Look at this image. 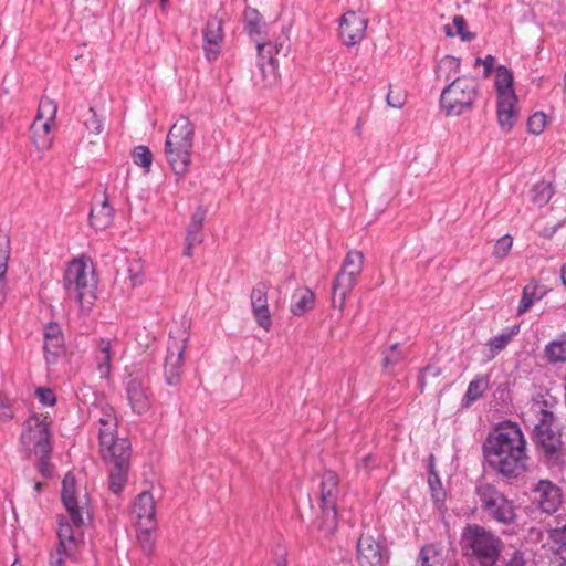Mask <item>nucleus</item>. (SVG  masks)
<instances>
[{
    "label": "nucleus",
    "instance_id": "46",
    "mask_svg": "<svg viewBox=\"0 0 566 566\" xmlns=\"http://www.w3.org/2000/svg\"><path fill=\"white\" fill-rule=\"evenodd\" d=\"M77 552L67 548L56 546L54 551L50 553L49 566H64L67 559H74Z\"/></svg>",
    "mask_w": 566,
    "mask_h": 566
},
{
    "label": "nucleus",
    "instance_id": "36",
    "mask_svg": "<svg viewBox=\"0 0 566 566\" xmlns=\"http://www.w3.org/2000/svg\"><path fill=\"white\" fill-rule=\"evenodd\" d=\"M488 385L489 379L486 377H476L471 380L462 399V406L470 407L474 401L481 398Z\"/></svg>",
    "mask_w": 566,
    "mask_h": 566
},
{
    "label": "nucleus",
    "instance_id": "8",
    "mask_svg": "<svg viewBox=\"0 0 566 566\" xmlns=\"http://www.w3.org/2000/svg\"><path fill=\"white\" fill-rule=\"evenodd\" d=\"M494 87L496 92L497 122L502 129L509 132L514 126L517 115V96L513 87V74L505 65L494 69Z\"/></svg>",
    "mask_w": 566,
    "mask_h": 566
},
{
    "label": "nucleus",
    "instance_id": "29",
    "mask_svg": "<svg viewBox=\"0 0 566 566\" xmlns=\"http://www.w3.org/2000/svg\"><path fill=\"white\" fill-rule=\"evenodd\" d=\"M98 412H99V416L97 419V421L99 423L98 439L105 440V439H108L109 436L117 433V426H118L117 418H116L114 409L108 406L101 407Z\"/></svg>",
    "mask_w": 566,
    "mask_h": 566
},
{
    "label": "nucleus",
    "instance_id": "5",
    "mask_svg": "<svg viewBox=\"0 0 566 566\" xmlns=\"http://www.w3.org/2000/svg\"><path fill=\"white\" fill-rule=\"evenodd\" d=\"M195 126L181 116L170 127L165 142V156L172 171L184 176L191 163Z\"/></svg>",
    "mask_w": 566,
    "mask_h": 566
},
{
    "label": "nucleus",
    "instance_id": "35",
    "mask_svg": "<svg viewBox=\"0 0 566 566\" xmlns=\"http://www.w3.org/2000/svg\"><path fill=\"white\" fill-rule=\"evenodd\" d=\"M460 71V59L446 55L437 65L436 76L437 78H443L444 81L451 80Z\"/></svg>",
    "mask_w": 566,
    "mask_h": 566
},
{
    "label": "nucleus",
    "instance_id": "45",
    "mask_svg": "<svg viewBox=\"0 0 566 566\" xmlns=\"http://www.w3.org/2000/svg\"><path fill=\"white\" fill-rule=\"evenodd\" d=\"M56 105L53 101L42 98L39 104L38 113L34 120H43L52 123L56 115Z\"/></svg>",
    "mask_w": 566,
    "mask_h": 566
},
{
    "label": "nucleus",
    "instance_id": "43",
    "mask_svg": "<svg viewBox=\"0 0 566 566\" xmlns=\"http://www.w3.org/2000/svg\"><path fill=\"white\" fill-rule=\"evenodd\" d=\"M132 157L135 165L146 169V171L150 170L153 164V154L147 146H136L133 150Z\"/></svg>",
    "mask_w": 566,
    "mask_h": 566
},
{
    "label": "nucleus",
    "instance_id": "58",
    "mask_svg": "<svg viewBox=\"0 0 566 566\" xmlns=\"http://www.w3.org/2000/svg\"><path fill=\"white\" fill-rule=\"evenodd\" d=\"M282 49H283V43H275V44L271 43V50H272L274 56L276 54H279Z\"/></svg>",
    "mask_w": 566,
    "mask_h": 566
},
{
    "label": "nucleus",
    "instance_id": "41",
    "mask_svg": "<svg viewBox=\"0 0 566 566\" xmlns=\"http://www.w3.org/2000/svg\"><path fill=\"white\" fill-rule=\"evenodd\" d=\"M416 566H442L440 554L434 545H426L420 549Z\"/></svg>",
    "mask_w": 566,
    "mask_h": 566
},
{
    "label": "nucleus",
    "instance_id": "1",
    "mask_svg": "<svg viewBox=\"0 0 566 566\" xmlns=\"http://www.w3.org/2000/svg\"><path fill=\"white\" fill-rule=\"evenodd\" d=\"M483 465L502 478H516L526 470V441L517 423L504 421L494 426L483 444Z\"/></svg>",
    "mask_w": 566,
    "mask_h": 566
},
{
    "label": "nucleus",
    "instance_id": "3",
    "mask_svg": "<svg viewBox=\"0 0 566 566\" xmlns=\"http://www.w3.org/2000/svg\"><path fill=\"white\" fill-rule=\"evenodd\" d=\"M61 500L71 517L72 524L64 516L59 517L57 546L77 552L81 534L77 535L75 533L73 525L80 528L91 522L90 497L86 492H77L74 476L66 474L62 482Z\"/></svg>",
    "mask_w": 566,
    "mask_h": 566
},
{
    "label": "nucleus",
    "instance_id": "44",
    "mask_svg": "<svg viewBox=\"0 0 566 566\" xmlns=\"http://www.w3.org/2000/svg\"><path fill=\"white\" fill-rule=\"evenodd\" d=\"M83 123L85 128L95 135H99L104 129L103 119L97 115L93 107H90L83 115Z\"/></svg>",
    "mask_w": 566,
    "mask_h": 566
},
{
    "label": "nucleus",
    "instance_id": "61",
    "mask_svg": "<svg viewBox=\"0 0 566 566\" xmlns=\"http://www.w3.org/2000/svg\"><path fill=\"white\" fill-rule=\"evenodd\" d=\"M1 417L3 419H12L13 418V413L11 412L10 407L8 409H4Z\"/></svg>",
    "mask_w": 566,
    "mask_h": 566
},
{
    "label": "nucleus",
    "instance_id": "51",
    "mask_svg": "<svg viewBox=\"0 0 566 566\" xmlns=\"http://www.w3.org/2000/svg\"><path fill=\"white\" fill-rule=\"evenodd\" d=\"M549 122L548 116L544 112L533 113V135H539L544 132Z\"/></svg>",
    "mask_w": 566,
    "mask_h": 566
},
{
    "label": "nucleus",
    "instance_id": "60",
    "mask_svg": "<svg viewBox=\"0 0 566 566\" xmlns=\"http://www.w3.org/2000/svg\"><path fill=\"white\" fill-rule=\"evenodd\" d=\"M560 279L564 286L566 287V263L560 269Z\"/></svg>",
    "mask_w": 566,
    "mask_h": 566
},
{
    "label": "nucleus",
    "instance_id": "54",
    "mask_svg": "<svg viewBox=\"0 0 566 566\" xmlns=\"http://www.w3.org/2000/svg\"><path fill=\"white\" fill-rule=\"evenodd\" d=\"M531 307V294L528 293V286H524L523 295L518 306V314L526 312Z\"/></svg>",
    "mask_w": 566,
    "mask_h": 566
},
{
    "label": "nucleus",
    "instance_id": "42",
    "mask_svg": "<svg viewBox=\"0 0 566 566\" xmlns=\"http://www.w3.org/2000/svg\"><path fill=\"white\" fill-rule=\"evenodd\" d=\"M545 354L549 361H566V338L551 342L545 348Z\"/></svg>",
    "mask_w": 566,
    "mask_h": 566
},
{
    "label": "nucleus",
    "instance_id": "59",
    "mask_svg": "<svg viewBox=\"0 0 566 566\" xmlns=\"http://www.w3.org/2000/svg\"><path fill=\"white\" fill-rule=\"evenodd\" d=\"M361 126H363L361 119L358 118V120H357V123H356V125L354 127V132L358 136H360V134H361Z\"/></svg>",
    "mask_w": 566,
    "mask_h": 566
},
{
    "label": "nucleus",
    "instance_id": "50",
    "mask_svg": "<svg viewBox=\"0 0 566 566\" xmlns=\"http://www.w3.org/2000/svg\"><path fill=\"white\" fill-rule=\"evenodd\" d=\"M10 255L9 241L0 242V281H4L8 271V260Z\"/></svg>",
    "mask_w": 566,
    "mask_h": 566
},
{
    "label": "nucleus",
    "instance_id": "21",
    "mask_svg": "<svg viewBox=\"0 0 566 566\" xmlns=\"http://www.w3.org/2000/svg\"><path fill=\"white\" fill-rule=\"evenodd\" d=\"M270 285L266 282H259L251 292L250 301L253 316L258 325L265 331H269L272 321L268 305V292Z\"/></svg>",
    "mask_w": 566,
    "mask_h": 566
},
{
    "label": "nucleus",
    "instance_id": "37",
    "mask_svg": "<svg viewBox=\"0 0 566 566\" xmlns=\"http://www.w3.org/2000/svg\"><path fill=\"white\" fill-rule=\"evenodd\" d=\"M475 492L481 501L482 509L488 504L494 502L495 499L500 500L502 497H505L500 491H497V489L493 484L484 480H479L476 482Z\"/></svg>",
    "mask_w": 566,
    "mask_h": 566
},
{
    "label": "nucleus",
    "instance_id": "6",
    "mask_svg": "<svg viewBox=\"0 0 566 566\" xmlns=\"http://www.w3.org/2000/svg\"><path fill=\"white\" fill-rule=\"evenodd\" d=\"M63 285L70 300L77 302L84 311L91 310L97 290L93 269L82 260L71 261L64 273Z\"/></svg>",
    "mask_w": 566,
    "mask_h": 566
},
{
    "label": "nucleus",
    "instance_id": "39",
    "mask_svg": "<svg viewBox=\"0 0 566 566\" xmlns=\"http://www.w3.org/2000/svg\"><path fill=\"white\" fill-rule=\"evenodd\" d=\"M452 23L453 27L455 28V31H453L449 24L444 25V33L447 36L452 38L459 35L461 40L465 42H470L473 39H475V33L465 30L467 21L462 15H454L452 19Z\"/></svg>",
    "mask_w": 566,
    "mask_h": 566
},
{
    "label": "nucleus",
    "instance_id": "53",
    "mask_svg": "<svg viewBox=\"0 0 566 566\" xmlns=\"http://www.w3.org/2000/svg\"><path fill=\"white\" fill-rule=\"evenodd\" d=\"M526 560L524 558V553L516 549L512 554V556L505 562V566H525Z\"/></svg>",
    "mask_w": 566,
    "mask_h": 566
},
{
    "label": "nucleus",
    "instance_id": "13",
    "mask_svg": "<svg viewBox=\"0 0 566 566\" xmlns=\"http://www.w3.org/2000/svg\"><path fill=\"white\" fill-rule=\"evenodd\" d=\"M125 394L134 413L142 416L149 411L151 391L140 378L129 376L125 381Z\"/></svg>",
    "mask_w": 566,
    "mask_h": 566
},
{
    "label": "nucleus",
    "instance_id": "18",
    "mask_svg": "<svg viewBox=\"0 0 566 566\" xmlns=\"http://www.w3.org/2000/svg\"><path fill=\"white\" fill-rule=\"evenodd\" d=\"M536 503L537 509L542 513L553 514L562 504L560 489L547 480H541L533 488V504Z\"/></svg>",
    "mask_w": 566,
    "mask_h": 566
},
{
    "label": "nucleus",
    "instance_id": "55",
    "mask_svg": "<svg viewBox=\"0 0 566 566\" xmlns=\"http://www.w3.org/2000/svg\"><path fill=\"white\" fill-rule=\"evenodd\" d=\"M495 57L493 55H486L483 59L482 65L484 66V76L488 77L491 72L493 71V64H494Z\"/></svg>",
    "mask_w": 566,
    "mask_h": 566
},
{
    "label": "nucleus",
    "instance_id": "22",
    "mask_svg": "<svg viewBox=\"0 0 566 566\" xmlns=\"http://www.w3.org/2000/svg\"><path fill=\"white\" fill-rule=\"evenodd\" d=\"M208 210L203 206L197 207L190 218L187 228L185 249L182 255L187 258L192 256V249L203 242V223L207 218Z\"/></svg>",
    "mask_w": 566,
    "mask_h": 566
},
{
    "label": "nucleus",
    "instance_id": "10",
    "mask_svg": "<svg viewBox=\"0 0 566 566\" xmlns=\"http://www.w3.org/2000/svg\"><path fill=\"white\" fill-rule=\"evenodd\" d=\"M364 265V255L359 251H349L342 269L332 285V305L343 310L347 295L353 290Z\"/></svg>",
    "mask_w": 566,
    "mask_h": 566
},
{
    "label": "nucleus",
    "instance_id": "9",
    "mask_svg": "<svg viewBox=\"0 0 566 566\" xmlns=\"http://www.w3.org/2000/svg\"><path fill=\"white\" fill-rule=\"evenodd\" d=\"M339 495V480L336 472L326 470L319 482V510L317 526L325 536L334 534L337 528V500Z\"/></svg>",
    "mask_w": 566,
    "mask_h": 566
},
{
    "label": "nucleus",
    "instance_id": "40",
    "mask_svg": "<svg viewBox=\"0 0 566 566\" xmlns=\"http://www.w3.org/2000/svg\"><path fill=\"white\" fill-rule=\"evenodd\" d=\"M137 527V539L145 554L150 555L154 551L155 542L153 538V531L156 524L136 525Z\"/></svg>",
    "mask_w": 566,
    "mask_h": 566
},
{
    "label": "nucleus",
    "instance_id": "24",
    "mask_svg": "<svg viewBox=\"0 0 566 566\" xmlns=\"http://www.w3.org/2000/svg\"><path fill=\"white\" fill-rule=\"evenodd\" d=\"M90 224L96 230H105L114 221V209L109 205L106 192L103 193L102 200L97 201L90 211Z\"/></svg>",
    "mask_w": 566,
    "mask_h": 566
},
{
    "label": "nucleus",
    "instance_id": "52",
    "mask_svg": "<svg viewBox=\"0 0 566 566\" xmlns=\"http://www.w3.org/2000/svg\"><path fill=\"white\" fill-rule=\"evenodd\" d=\"M38 458V471L44 476V478H51L52 476V467L49 462V459L51 455H41L35 454Z\"/></svg>",
    "mask_w": 566,
    "mask_h": 566
},
{
    "label": "nucleus",
    "instance_id": "48",
    "mask_svg": "<svg viewBox=\"0 0 566 566\" xmlns=\"http://www.w3.org/2000/svg\"><path fill=\"white\" fill-rule=\"evenodd\" d=\"M35 397L39 402L44 407H53L56 403V396L51 388L38 387L35 389Z\"/></svg>",
    "mask_w": 566,
    "mask_h": 566
},
{
    "label": "nucleus",
    "instance_id": "27",
    "mask_svg": "<svg viewBox=\"0 0 566 566\" xmlns=\"http://www.w3.org/2000/svg\"><path fill=\"white\" fill-rule=\"evenodd\" d=\"M112 340L108 338H99L96 344L95 364L101 378H107L111 373V360L113 356Z\"/></svg>",
    "mask_w": 566,
    "mask_h": 566
},
{
    "label": "nucleus",
    "instance_id": "64",
    "mask_svg": "<svg viewBox=\"0 0 566 566\" xmlns=\"http://www.w3.org/2000/svg\"><path fill=\"white\" fill-rule=\"evenodd\" d=\"M276 566H287L286 564V560L285 559H281L276 563Z\"/></svg>",
    "mask_w": 566,
    "mask_h": 566
},
{
    "label": "nucleus",
    "instance_id": "23",
    "mask_svg": "<svg viewBox=\"0 0 566 566\" xmlns=\"http://www.w3.org/2000/svg\"><path fill=\"white\" fill-rule=\"evenodd\" d=\"M132 514L136 520V525L157 524L155 500L150 492L144 491L137 495Z\"/></svg>",
    "mask_w": 566,
    "mask_h": 566
},
{
    "label": "nucleus",
    "instance_id": "30",
    "mask_svg": "<svg viewBox=\"0 0 566 566\" xmlns=\"http://www.w3.org/2000/svg\"><path fill=\"white\" fill-rule=\"evenodd\" d=\"M51 124L43 120H33L31 125V134L34 146L38 150L49 149L52 145L53 138L51 136Z\"/></svg>",
    "mask_w": 566,
    "mask_h": 566
},
{
    "label": "nucleus",
    "instance_id": "26",
    "mask_svg": "<svg viewBox=\"0 0 566 566\" xmlns=\"http://www.w3.org/2000/svg\"><path fill=\"white\" fill-rule=\"evenodd\" d=\"M483 511L494 521L509 524L514 520V509L512 503L506 499H495L494 502L483 507Z\"/></svg>",
    "mask_w": 566,
    "mask_h": 566
},
{
    "label": "nucleus",
    "instance_id": "47",
    "mask_svg": "<svg viewBox=\"0 0 566 566\" xmlns=\"http://www.w3.org/2000/svg\"><path fill=\"white\" fill-rule=\"evenodd\" d=\"M406 99L407 96L402 90H395L390 86L386 96L388 106L392 108H401L406 104Z\"/></svg>",
    "mask_w": 566,
    "mask_h": 566
},
{
    "label": "nucleus",
    "instance_id": "20",
    "mask_svg": "<svg viewBox=\"0 0 566 566\" xmlns=\"http://www.w3.org/2000/svg\"><path fill=\"white\" fill-rule=\"evenodd\" d=\"M44 359L48 365H55L64 353V335L60 325L50 322L44 326Z\"/></svg>",
    "mask_w": 566,
    "mask_h": 566
},
{
    "label": "nucleus",
    "instance_id": "56",
    "mask_svg": "<svg viewBox=\"0 0 566 566\" xmlns=\"http://www.w3.org/2000/svg\"><path fill=\"white\" fill-rule=\"evenodd\" d=\"M560 226V222L559 221H555L554 224L551 227V230L548 232H545L543 233L545 237H552L555 231L557 230V228Z\"/></svg>",
    "mask_w": 566,
    "mask_h": 566
},
{
    "label": "nucleus",
    "instance_id": "15",
    "mask_svg": "<svg viewBox=\"0 0 566 566\" xmlns=\"http://www.w3.org/2000/svg\"><path fill=\"white\" fill-rule=\"evenodd\" d=\"M367 19L355 11H347L339 20V38L347 46L359 43L366 32Z\"/></svg>",
    "mask_w": 566,
    "mask_h": 566
},
{
    "label": "nucleus",
    "instance_id": "62",
    "mask_svg": "<svg viewBox=\"0 0 566 566\" xmlns=\"http://www.w3.org/2000/svg\"><path fill=\"white\" fill-rule=\"evenodd\" d=\"M532 296H533V300L534 298H541L543 296L542 293L537 294V291L535 287H533V293H532Z\"/></svg>",
    "mask_w": 566,
    "mask_h": 566
},
{
    "label": "nucleus",
    "instance_id": "4",
    "mask_svg": "<svg viewBox=\"0 0 566 566\" xmlns=\"http://www.w3.org/2000/svg\"><path fill=\"white\" fill-rule=\"evenodd\" d=\"M460 544L471 566H495L503 546L497 535L479 524H468L462 530Z\"/></svg>",
    "mask_w": 566,
    "mask_h": 566
},
{
    "label": "nucleus",
    "instance_id": "11",
    "mask_svg": "<svg viewBox=\"0 0 566 566\" xmlns=\"http://www.w3.org/2000/svg\"><path fill=\"white\" fill-rule=\"evenodd\" d=\"M25 430L21 434V443L30 448L32 446L34 454L51 455V432L46 418L38 415H31L25 420Z\"/></svg>",
    "mask_w": 566,
    "mask_h": 566
},
{
    "label": "nucleus",
    "instance_id": "49",
    "mask_svg": "<svg viewBox=\"0 0 566 566\" xmlns=\"http://www.w3.org/2000/svg\"><path fill=\"white\" fill-rule=\"evenodd\" d=\"M513 239L511 235L505 234L502 238H500L495 245H494V252L493 254L496 258L503 259L509 253L510 249L512 248Z\"/></svg>",
    "mask_w": 566,
    "mask_h": 566
},
{
    "label": "nucleus",
    "instance_id": "34",
    "mask_svg": "<svg viewBox=\"0 0 566 566\" xmlns=\"http://www.w3.org/2000/svg\"><path fill=\"white\" fill-rule=\"evenodd\" d=\"M314 304V294L307 287H302L295 291L292 296L291 312L295 316H302Z\"/></svg>",
    "mask_w": 566,
    "mask_h": 566
},
{
    "label": "nucleus",
    "instance_id": "16",
    "mask_svg": "<svg viewBox=\"0 0 566 566\" xmlns=\"http://www.w3.org/2000/svg\"><path fill=\"white\" fill-rule=\"evenodd\" d=\"M357 558L361 566H386L389 556L386 549L370 535H360L357 541Z\"/></svg>",
    "mask_w": 566,
    "mask_h": 566
},
{
    "label": "nucleus",
    "instance_id": "38",
    "mask_svg": "<svg viewBox=\"0 0 566 566\" xmlns=\"http://www.w3.org/2000/svg\"><path fill=\"white\" fill-rule=\"evenodd\" d=\"M403 355L398 349V344H394L382 353V367L386 373L395 374L397 367L402 363Z\"/></svg>",
    "mask_w": 566,
    "mask_h": 566
},
{
    "label": "nucleus",
    "instance_id": "12",
    "mask_svg": "<svg viewBox=\"0 0 566 566\" xmlns=\"http://www.w3.org/2000/svg\"><path fill=\"white\" fill-rule=\"evenodd\" d=\"M169 337L170 339L167 347L164 375L165 381L168 386H177L181 380L184 354L186 349V343L188 340V334L185 332L179 340L174 338L171 334Z\"/></svg>",
    "mask_w": 566,
    "mask_h": 566
},
{
    "label": "nucleus",
    "instance_id": "14",
    "mask_svg": "<svg viewBox=\"0 0 566 566\" xmlns=\"http://www.w3.org/2000/svg\"><path fill=\"white\" fill-rule=\"evenodd\" d=\"M202 38L205 57L209 62L216 61L221 53V45L224 40L222 19L217 15L209 17L202 29Z\"/></svg>",
    "mask_w": 566,
    "mask_h": 566
},
{
    "label": "nucleus",
    "instance_id": "7",
    "mask_svg": "<svg viewBox=\"0 0 566 566\" xmlns=\"http://www.w3.org/2000/svg\"><path fill=\"white\" fill-rule=\"evenodd\" d=\"M478 91L475 78L457 76L442 90L440 107L447 116H460L473 108Z\"/></svg>",
    "mask_w": 566,
    "mask_h": 566
},
{
    "label": "nucleus",
    "instance_id": "32",
    "mask_svg": "<svg viewBox=\"0 0 566 566\" xmlns=\"http://www.w3.org/2000/svg\"><path fill=\"white\" fill-rule=\"evenodd\" d=\"M108 465V482H109V490L118 494L124 489L127 476H128V470L130 467V463H117V464H107Z\"/></svg>",
    "mask_w": 566,
    "mask_h": 566
},
{
    "label": "nucleus",
    "instance_id": "2",
    "mask_svg": "<svg viewBox=\"0 0 566 566\" xmlns=\"http://www.w3.org/2000/svg\"><path fill=\"white\" fill-rule=\"evenodd\" d=\"M558 399L547 390L539 388L533 394V436L536 450L547 462H555L562 450L560 424L556 417Z\"/></svg>",
    "mask_w": 566,
    "mask_h": 566
},
{
    "label": "nucleus",
    "instance_id": "28",
    "mask_svg": "<svg viewBox=\"0 0 566 566\" xmlns=\"http://www.w3.org/2000/svg\"><path fill=\"white\" fill-rule=\"evenodd\" d=\"M243 23L244 31L251 39L258 42V38L263 34L265 28V22L261 13L256 9L248 6L243 12Z\"/></svg>",
    "mask_w": 566,
    "mask_h": 566
},
{
    "label": "nucleus",
    "instance_id": "63",
    "mask_svg": "<svg viewBox=\"0 0 566 566\" xmlns=\"http://www.w3.org/2000/svg\"><path fill=\"white\" fill-rule=\"evenodd\" d=\"M42 486H43V484H42L41 482H36V483L34 484V490L39 493V492H41Z\"/></svg>",
    "mask_w": 566,
    "mask_h": 566
},
{
    "label": "nucleus",
    "instance_id": "17",
    "mask_svg": "<svg viewBox=\"0 0 566 566\" xmlns=\"http://www.w3.org/2000/svg\"><path fill=\"white\" fill-rule=\"evenodd\" d=\"M99 452L106 464L130 463V442L117 433L99 440Z\"/></svg>",
    "mask_w": 566,
    "mask_h": 566
},
{
    "label": "nucleus",
    "instance_id": "19",
    "mask_svg": "<svg viewBox=\"0 0 566 566\" xmlns=\"http://www.w3.org/2000/svg\"><path fill=\"white\" fill-rule=\"evenodd\" d=\"M258 65L265 87L274 86L280 77L279 63L271 50V42H256Z\"/></svg>",
    "mask_w": 566,
    "mask_h": 566
},
{
    "label": "nucleus",
    "instance_id": "31",
    "mask_svg": "<svg viewBox=\"0 0 566 566\" xmlns=\"http://www.w3.org/2000/svg\"><path fill=\"white\" fill-rule=\"evenodd\" d=\"M518 333L520 325L514 324L512 326H506L505 328L502 329L501 333L491 337L488 342L489 350L491 353L490 357L494 358L501 350H503L507 346V344Z\"/></svg>",
    "mask_w": 566,
    "mask_h": 566
},
{
    "label": "nucleus",
    "instance_id": "33",
    "mask_svg": "<svg viewBox=\"0 0 566 566\" xmlns=\"http://www.w3.org/2000/svg\"><path fill=\"white\" fill-rule=\"evenodd\" d=\"M548 538L554 546L551 547L555 555H559L562 562L557 566H566V523L547 530Z\"/></svg>",
    "mask_w": 566,
    "mask_h": 566
},
{
    "label": "nucleus",
    "instance_id": "57",
    "mask_svg": "<svg viewBox=\"0 0 566 566\" xmlns=\"http://www.w3.org/2000/svg\"><path fill=\"white\" fill-rule=\"evenodd\" d=\"M6 300V284L4 281H0V304Z\"/></svg>",
    "mask_w": 566,
    "mask_h": 566
},
{
    "label": "nucleus",
    "instance_id": "25",
    "mask_svg": "<svg viewBox=\"0 0 566 566\" xmlns=\"http://www.w3.org/2000/svg\"><path fill=\"white\" fill-rule=\"evenodd\" d=\"M555 185L553 179H543L533 186V209L536 207L541 216H546L553 210L551 201L555 195Z\"/></svg>",
    "mask_w": 566,
    "mask_h": 566
}]
</instances>
